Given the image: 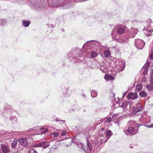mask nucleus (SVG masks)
Returning <instances> with one entry per match:
<instances>
[{
  "instance_id": "obj_13",
  "label": "nucleus",
  "mask_w": 153,
  "mask_h": 153,
  "mask_svg": "<svg viewBox=\"0 0 153 153\" xmlns=\"http://www.w3.org/2000/svg\"><path fill=\"white\" fill-rule=\"evenodd\" d=\"M2 150L4 153H9L10 152V149L9 147L6 146H2Z\"/></svg>"
},
{
  "instance_id": "obj_34",
  "label": "nucleus",
  "mask_w": 153,
  "mask_h": 153,
  "mask_svg": "<svg viewBox=\"0 0 153 153\" xmlns=\"http://www.w3.org/2000/svg\"><path fill=\"white\" fill-rule=\"evenodd\" d=\"M112 120V118L111 117H108V118L105 121V122L107 123L108 122H110Z\"/></svg>"
},
{
  "instance_id": "obj_16",
  "label": "nucleus",
  "mask_w": 153,
  "mask_h": 153,
  "mask_svg": "<svg viewBox=\"0 0 153 153\" xmlns=\"http://www.w3.org/2000/svg\"><path fill=\"white\" fill-rule=\"evenodd\" d=\"M129 126H135L136 125H138V124L136 123L134 120H130L127 122Z\"/></svg>"
},
{
  "instance_id": "obj_10",
  "label": "nucleus",
  "mask_w": 153,
  "mask_h": 153,
  "mask_svg": "<svg viewBox=\"0 0 153 153\" xmlns=\"http://www.w3.org/2000/svg\"><path fill=\"white\" fill-rule=\"evenodd\" d=\"M137 94L135 93H132L129 94L126 97L128 100H134L137 97Z\"/></svg>"
},
{
  "instance_id": "obj_32",
  "label": "nucleus",
  "mask_w": 153,
  "mask_h": 153,
  "mask_svg": "<svg viewBox=\"0 0 153 153\" xmlns=\"http://www.w3.org/2000/svg\"><path fill=\"white\" fill-rule=\"evenodd\" d=\"M146 87L147 89L151 90L153 89V87L150 85H147Z\"/></svg>"
},
{
  "instance_id": "obj_18",
  "label": "nucleus",
  "mask_w": 153,
  "mask_h": 153,
  "mask_svg": "<svg viewBox=\"0 0 153 153\" xmlns=\"http://www.w3.org/2000/svg\"><path fill=\"white\" fill-rule=\"evenodd\" d=\"M29 21L23 20L22 24L25 27H27L29 26L30 23Z\"/></svg>"
},
{
  "instance_id": "obj_45",
  "label": "nucleus",
  "mask_w": 153,
  "mask_h": 153,
  "mask_svg": "<svg viewBox=\"0 0 153 153\" xmlns=\"http://www.w3.org/2000/svg\"><path fill=\"white\" fill-rule=\"evenodd\" d=\"M87 44H86V43H85V44H84V45H83V46H85V45H86Z\"/></svg>"
},
{
  "instance_id": "obj_21",
  "label": "nucleus",
  "mask_w": 153,
  "mask_h": 153,
  "mask_svg": "<svg viewBox=\"0 0 153 153\" xmlns=\"http://www.w3.org/2000/svg\"><path fill=\"white\" fill-rule=\"evenodd\" d=\"M87 145L88 148L89 149V151L90 152H91L92 150V147L90 143L88 141V138L87 139Z\"/></svg>"
},
{
  "instance_id": "obj_36",
  "label": "nucleus",
  "mask_w": 153,
  "mask_h": 153,
  "mask_svg": "<svg viewBox=\"0 0 153 153\" xmlns=\"http://www.w3.org/2000/svg\"><path fill=\"white\" fill-rule=\"evenodd\" d=\"M150 78H153V70H152V71L150 72Z\"/></svg>"
},
{
  "instance_id": "obj_17",
  "label": "nucleus",
  "mask_w": 153,
  "mask_h": 153,
  "mask_svg": "<svg viewBox=\"0 0 153 153\" xmlns=\"http://www.w3.org/2000/svg\"><path fill=\"white\" fill-rule=\"evenodd\" d=\"M90 55L91 56V58H93L97 57L98 55V53H97L95 51H92L91 52Z\"/></svg>"
},
{
  "instance_id": "obj_38",
  "label": "nucleus",
  "mask_w": 153,
  "mask_h": 153,
  "mask_svg": "<svg viewBox=\"0 0 153 153\" xmlns=\"http://www.w3.org/2000/svg\"><path fill=\"white\" fill-rule=\"evenodd\" d=\"M66 134V132L65 131H63V132H62L61 133V134L62 136H64Z\"/></svg>"
},
{
  "instance_id": "obj_37",
  "label": "nucleus",
  "mask_w": 153,
  "mask_h": 153,
  "mask_svg": "<svg viewBox=\"0 0 153 153\" xmlns=\"http://www.w3.org/2000/svg\"><path fill=\"white\" fill-rule=\"evenodd\" d=\"M150 63L148 62H147L146 63V67L145 68H148L149 66Z\"/></svg>"
},
{
  "instance_id": "obj_12",
  "label": "nucleus",
  "mask_w": 153,
  "mask_h": 153,
  "mask_svg": "<svg viewBox=\"0 0 153 153\" xmlns=\"http://www.w3.org/2000/svg\"><path fill=\"white\" fill-rule=\"evenodd\" d=\"M143 31L145 35L147 36H150L152 33L153 32V30L152 29H147L145 30L143 29Z\"/></svg>"
},
{
  "instance_id": "obj_31",
  "label": "nucleus",
  "mask_w": 153,
  "mask_h": 153,
  "mask_svg": "<svg viewBox=\"0 0 153 153\" xmlns=\"http://www.w3.org/2000/svg\"><path fill=\"white\" fill-rule=\"evenodd\" d=\"M6 25V22L4 20H1V25L2 26H4Z\"/></svg>"
},
{
  "instance_id": "obj_28",
  "label": "nucleus",
  "mask_w": 153,
  "mask_h": 153,
  "mask_svg": "<svg viewBox=\"0 0 153 153\" xmlns=\"http://www.w3.org/2000/svg\"><path fill=\"white\" fill-rule=\"evenodd\" d=\"M143 87L141 84H139L136 86V88L138 91H140L141 89Z\"/></svg>"
},
{
  "instance_id": "obj_51",
  "label": "nucleus",
  "mask_w": 153,
  "mask_h": 153,
  "mask_svg": "<svg viewBox=\"0 0 153 153\" xmlns=\"http://www.w3.org/2000/svg\"><path fill=\"white\" fill-rule=\"evenodd\" d=\"M107 141V139L106 140H105V141Z\"/></svg>"
},
{
  "instance_id": "obj_49",
  "label": "nucleus",
  "mask_w": 153,
  "mask_h": 153,
  "mask_svg": "<svg viewBox=\"0 0 153 153\" xmlns=\"http://www.w3.org/2000/svg\"><path fill=\"white\" fill-rule=\"evenodd\" d=\"M126 40H123V41H125V42H126Z\"/></svg>"
},
{
  "instance_id": "obj_5",
  "label": "nucleus",
  "mask_w": 153,
  "mask_h": 153,
  "mask_svg": "<svg viewBox=\"0 0 153 153\" xmlns=\"http://www.w3.org/2000/svg\"><path fill=\"white\" fill-rule=\"evenodd\" d=\"M137 131L138 129L135 130L134 128L131 127H129L127 129L126 128L123 130L124 132L127 135H128V134L134 135L137 133Z\"/></svg>"
},
{
  "instance_id": "obj_4",
  "label": "nucleus",
  "mask_w": 153,
  "mask_h": 153,
  "mask_svg": "<svg viewBox=\"0 0 153 153\" xmlns=\"http://www.w3.org/2000/svg\"><path fill=\"white\" fill-rule=\"evenodd\" d=\"M145 45V42L143 40L140 39H137L135 40L134 45L137 48L142 49Z\"/></svg>"
},
{
  "instance_id": "obj_47",
  "label": "nucleus",
  "mask_w": 153,
  "mask_h": 153,
  "mask_svg": "<svg viewBox=\"0 0 153 153\" xmlns=\"http://www.w3.org/2000/svg\"><path fill=\"white\" fill-rule=\"evenodd\" d=\"M138 124V125H137V126H138V127H139L140 126H140H139V124Z\"/></svg>"
},
{
  "instance_id": "obj_41",
  "label": "nucleus",
  "mask_w": 153,
  "mask_h": 153,
  "mask_svg": "<svg viewBox=\"0 0 153 153\" xmlns=\"http://www.w3.org/2000/svg\"><path fill=\"white\" fill-rule=\"evenodd\" d=\"M144 117L143 115V114H142L141 115L140 119H141L142 118H144Z\"/></svg>"
},
{
  "instance_id": "obj_1",
  "label": "nucleus",
  "mask_w": 153,
  "mask_h": 153,
  "mask_svg": "<svg viewBox=\"0 0 153 153\" xmlns=\"http://www.w3.org/2000/svg\"><path fill=\"white\" fill-rule=\"evenodd\" d=\"M49 5L53 7H60L62 9L70 7L69 0H48Z\"/></svg>"
},
{
  "instance_id": "obj_29",
  "label": "nucleus",
  "mask_w": 153,
  "mask_h": 153,
  "mask_svg": "<svg viewBox=\"0 0 153 153\" xmlns=\"http://www.w3.org/2000/svg\"><path fill=\"white\" fill-rule=\"evenodd\" d=\"M17 142L16 140H14L12 143V147L14 148L17 145Z\"/></svg>"
},
{
  "instance_id": "obj_22",
  "label": "nucleus",
  "mask_w": 153,
  "mask_h": 153,
  "mask_svg": "<svg viewBox=\"0 0 153 153\" xmlns=\"http://www.w3.org/2000/svg\"><path fill=\"white\" fill-rule=\"evenodd\" d=\"M103 54L106 57H108L111 54L110 52L108 50H106L104 51Z\"/></svg>"
},
{
  "instance_id": "obj_27",
  "label": "nucleus",
  "mask_w": 153,
  "mask_h": 153,
  "mask_svg": "<svg viewBox=\"0 0 153 153\" xmlns=\"http://www.w3.org/2000/svg\"><path fill=\"white\" fill-rule=\"evenodd\" d=\"M139 95L140 97H145L146 95L147 94L145 91H142L140 93Z\"/></svg>"
},
{
  "instance_id": "obj_19",
  "label": "nucleus",
  "mask_w": 153,
  "mask_h": 153,
  "mask_svg": "<svg viewBox=\"0 0 153 153\" xmlns=\"http://www.w3.org/2000/svg\"><path fill=\"white\" fill-rule=\"evenodd\" d=\"M77 146L79 148H82L84 152L85 153H87L85 149L83 148L84 145L83 144L81 143H79L77 144Z\"/></svg>"
},
{
  "instance_id": "obj_8",
  "label": "nucleus",
  "mask_w": 153,
  "mask_h": 153,
  "mask_svg": "<svg viewBox=\"0 0 153 153\" xmlns=\"http://www.w3.org/2000/svg\"><path fill=\"white\" fill-rule=\"evenodd\" d=\"M18 141L23 146L26 147L28 145V143L27 138L25 137L19 138Z\"/></svg>"
},
{
  "instance_id": "obj_23",
  "label": "nucleus",
  "mask_w": 153,
  "mask_h": 153,
  "mask_svg": "<svg viewBox=\"0 0 153 153\" xmlns=\"http://www.w3.org/2000/svg\"><path fill=\"white\" fill-rule=\"evenodd\" d=\"M128 102L126 101L123 102L121 105V107L123 108H126L128 104Z\"/></svg>"
},
{
  "instance_id": "obj_3",
  "label": "nucleus",
  "mask_w": 153,
  "mask_h": 153,
  "mask_svg": "<svg viewBox=\"0 0 153 153\" xmlns=\"http://www.w3.org/2000/svg\"><path fill=\"white\" fill-rule=\"evenodd\" d=\"M132 109L133 112L130 115V117L134 116L138 114V113L142 111L143 110V108L142 107L140 103L137 102L136 106L132 108Z\"/></svg>"
},
{
  "instance_id": "obj_35",
  "label": "nucleus",
  "mask_w": 153,
  "mask_h": 153,
  "mask_svg": "<svg viewBox=\"0 0 153 153\" xmlns=\"http://www.w3.org/2000/svg\"><path fill=\"white\" fill-rule=\"evenodd\" d=\"M150 59L151 60L153 59V51L152 52L149 56Z\"/></svg>"
},
{
  "instance_id": "obj_7",
  "label": "nucleus",
  "mask_w": 153,
  "mask_h": 153,
  "mask_svg": "<svg viewBox=\"0 0 153 153\" xmlns=\"http://www.w3.org/2000/svg\"><path fill=\"white\" fill-rule=\"evenodd\" d=\"M50 144L46 141H43L40 143L36 144L35 146L37 147H42L43 148L45 149L49 146Z\"/></svg>"
},
{
  "instance_id": "obj_14",
  "label": "nucleus",
  "mask_w": 153,
  "mask_h": 153,
  "mask_svg": "<svg viewBox=\"0 0 153 153\" xmlns=\"http://www.w3.org/2000/svg\"><path fill=\"white\" fill-rule=\"evenodd\" d=\"M105 134L107 139H109L112 135V133L111 131L109 130L106 131Z\"/></svg>"
},
{
  "instance_id": "obj_48",
  "label": "nucleus",
  "mask_w": 153,
  "mask_h": 153,
  "mask_svg": "<svg viewBox=\"0 0 153 153\" xmlns=\"http://www.w3.org/2000/svg\"><path fill=\"white\" fill-rule=\"evenodd\" d=\"M104 130V128H102V130Z\"/></svg>"
},
{
  "instance_id": "obj_46",
  "label": "nucleus",
  "mask_w": 153,
  "mask_h": 153,
  "mask_svg": "<svg viewBox=\"0 0 153 153\" xmlns=\"http://www.w3.org/2000/svg\"><path fill=\"white\" fill-rule=\"evenodd\" d=\"M83 96H84L85 97V95H84V94H83Z\"/></svg>"
},
{
  "instance_id": "obj_50",
  "label": "nucleus",
  "mask_w": 153,
  "mask_h": 153,
  "mask_svg": "<svg viewBox=\"0 0 153 153\" xmlns=\"http://www.w3.org/2000/svg\"><path fill=\"white\" fill-rule=\"evenodd\" d=\"M39 8H41V7H40V6H39Z\"/></svg>"
},
{
  "instance_id": "obj_15",
  "label": "nucleus",
  "mask_w": 153,
  "mask_h": 153,
  "mask_svg": "<svg viewBox=\"0 0 153 153\" xmlns=\"http://www.w3.org/2000/svg\"><path fill=\"white\" fill-rule=\"evenodd\" d=\"M104 78L106 80L108 81L110 80H113L114 79V78L113 76L108 75H105L104 76Z\"/></svg>"
},
{
  "instance_id": "obj_43",
  "label": "nucleus",
  "mask_w": 153,
  "mask_h": 153,
  "mask_svg": "<svg viewBox=\"0 0 153 153\" xmlns=\"http://www.w3.org/2000/svg\"><path fill=\"white\" fill-rule=\"evenodd\" d=\"M147 127H148V128H151L152 127V126L151 125H149V126H146Z\"/></svg>"
},
{
  "instance_id": "obj_2",
  "label": "nucleus",
  "mask_w": 153,
  "mask_h": 153,
  "mask_svg": "<svg viewBox=\"0 0 153 153\" xmlns=\"http://www.w3.org/2000/svg\"><path fill=\"white\" fill-rule=\"evenodd\" d=\"M125 31L124 27L119 25H116L113 30L111 35L113 39H116L117 34L121 35L123 34Z\"/></svg>"
},
{
  "instance_id": "obj_42",
  "label": "nucleus",
  "mask_w": 153,
  "mask_h": 153,
  "mask_svg": "<svg viewBox=\"0 0 153 153\" xmlns=\"http://www.w3.org/2000/svg\"><path fill=\"white\" fill-rule=\"evenodd\" d=\"M50 27H54V26H53V25H52V24H51V25H50Z\"/></svg>"
},
{
  "instance_id": "obj_6",
  "label": "nucleus",
  "mask_w": 153,
  "mask_h": 153,
  "mask_svg": "<svg viewBox=\"0 0 153 153\" xmlns=\"http://www.w3.org/2000/svg\"><path fill=\"white\" fill-rule=\"evenodd\" d=\"M119 61H121L119 64V65L117 66V69L118 72L123 71L124 69L125 66V61L122 60L120 59Z\"/></svg>"
},
{
  "instance_id": "obj_52",
  "label": "nucleus",
  "mask_w": 153,
  "mask_h": 153,
  "mask_svg": "<svg viewBox=\"0 0 153 153\" xmlns=\"http://www.w3.org/2000/svg\"><path fill=\"white\" fill-rule=\"evenodd\" d=\"M36 8H37V7L36 6Z\"/></svg>"
},
{
  "instance_id": "obj_24",
  "label": "nucleus",
  "mask_w": 153,
  "mask_h": 153,
  "mask_svg": "<svg viewBox=\"0 0 153 153\" xmlns=\"http://www.w3.org/2000/svg\"><path fill=\"white\" fill-rule=\"evenodd\" d=\"M59 133L58 132H54L51 133V137H56L59 136Z\"/></svg>"
},
{
  "instance_id": "obj_53",
  "label": "nucleus",
  "mask_w": 153,
  "mask_h": 153,
  "mask_svg": "<svg viewBox=\"0 0 153 153\" xmlns=\"http://www.w3.org/2000/svg\"><path fill=\"white\" fill-rule=\"evenodd\" d=\"M118 126H119V124L118 123Z\"/></svg>"
},
{
  "instance_id": "obj_30",
  "label": "nucleus",
  "mask_w": 153,
  "mask_h": 153,
  "mask_svg": "<svg viewBox=\"0 0 153 153\" xmlns=\"http://www.w3.org/2000/svg\"><path fill=\"white\" fill-rule=\"evenodd\" d=\"M149 68H145L144 69L143 74L144 75H146L148 72Z\"/></svg>"
},
{
  "instance_id": "obj_25",
  "label": "nucleus",
  "mask_w": 153,
  "mask_h": 153,
  "mask_svg": "<svg viewBox=\"0 0 153 153\" xmlns=\"http://www.w3.org/2000/svg\"><path fill=\"white\" fill-rule=\"evenodd\" d=\"M10 120L13 122L16 123L17 121V119L16 117L14 116H11Z\"/></svg>"
},
{
  "instance_id": "obj_20",
  "label": "nucleus",
  "mask_w": 153,
  "mask_h": 153,
  "mask_svg": "<svg viewBox=\"0 0 153 153\" xmlns=\"http://www.w3.org/2000/svg\"><path fill=\"white\" fill-rule=\"evenodd\" d=\"M91 94V96L93 98L95 97H97V92L94 90H93L92 91Z\"/></svg>"
},
{
  "instance_id": "obj_33",
  "label": "nucleus",
  "mask_w": 153,
  "mask_h": 153,
  "mask_svg": "<svg viewBox=\"0 0 153 153\" xmlns=\"http://www.w3.org/2000/svg\"><path fill=\"white\" fill-rule=\"evenodd\" d=\"M38 127H35L34 128H30L29 130V131H33L35 130H36V129H38Z\"/></svg>"
},
{
  "instance_id": "obj_40",
  "label": "nucleus",
  "mask_w": 153,
  "mask_h": 153,
  "mask_svg": "<svg viewBox=\"0 0 153 153\" xmlns=\"http://www.w3.org/2000/svg\"><path fill=\"white\" fill-rule=\"evenodd\" d=\"M92 44H94V45L98 44L97 42H94V41L92 42Z\"/></svg>"
},
{
  "instance_id": "obj_54",
  "label": "nucleus",
  "mask_w": 153,
  "mask_h": 153,
  "mask_svg": "<svg viewBox=\"0 0 153 153\" xmlns=\"http://www.w3.org/2000/svg\"><path fill=\"white\" fill-rule=\"evenodd\" d=\"M118 126H119V124L118 123Z\"/></svg>"
},
{
  "instance_id": "obj_44",
  "label": "nucleus",
  "mask_w": 153,
  "mask_h": 153,
  "mask_svg": "<svg viewBox=\"0 0 153 153\" xmlns=\"http://www.w3.org/2000/svg\"><path fill=\"white\" fill-rule=\"evenodd\" d=\"M100 70H101V71H102L103 72H105V71L102 69L101 68H100Z\"/></svg>"
},
{
  "instance_id": "obj_9",
  "label": "nucleus",
  "mask_w": 153,
  "mask_h": 153,
  "mask_svg": "<svg viewBox=\"0 0 153 153\" xmlns=\"http://www.w3.org/2000/svg\"><path fill=\"white\" fill-rule=\"evenodd\" d=\"M129 32L130 37L132 38H133L137 33L138 32V30L137 28L132 27L129 30Z\"/></svg>"
},
{
  "instance_id": "obj_39",
  "label": "nucleus",
  "mask_w": 153,
  "mask_h": 153,
  "mask_svg": "<svg viewBox=\"0 0 153 153\" xmlns=\"http://www.w3.org/2000/svg\"><path fill=\"white\" fill-rule=\"evenodd\" d=\"M127 92H126L123 94L122 97H124L126 96Z\"/></svg>"
},
{
  "instance_id": "obj_55",
  "label": "nucleus",
  "mask_w": 153,
  "mask_h": 153,
  "mask_svg": "<svg viewBox=\"0 0 153 153\" xmlns=\"http://www.w3.org/2000/svg\"><path fill=\"white\" fill-rule=\"evenodd\" d=\"M152 126H153V124L152 125Z\"/></svg>"
},
{
  "instance_id": "obj_11",
  "label": "nucleus",
  "mask_w": 153,
  "mask_h": 153,
  "mask_svg": "<svg viewBox=\"0 0 153 153\" xmlns=\"http://www.w3.org/2000/svg\"><path fill=\"white\" fill-rule=\"evenodd\" d=\"M4 109L7 111H8L9 113H10L13 111V109L11 107L7 104H5L4 107Z\"/></svg>"
},
{
  "instance_id": "obj_26",
  "label": "nucleus",
  "mask_w": 153,
  "mask_h": 153,
  "mask_svg": "<svg viewBox=\"0 0 153 153\" xmlns=\"http://www.w3.org/2000/svg\"><path fill=\"white\" fill-rule=\"evenodd\" d=\"M39 129L42 131L41 133V134H43L45 133L47 131H48V129L47 128L45 129L44 127H42Z\"/></svg>"
}]
</instances>
